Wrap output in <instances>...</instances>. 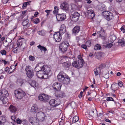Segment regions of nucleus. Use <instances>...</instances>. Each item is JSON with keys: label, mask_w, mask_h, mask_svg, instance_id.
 I'll use <instances>...</instances> for the list:
<instances>
[{"label": "nucleus", "mask_w": 125, "mask_h": 125, "mask_svg": "<svg viewBox=\"0 0 125 125\" xmlns=\"http://www.w3.org/2000/svg\"><path fill=\"white\" fill-rule=\"evenodd\" d=\"M118 84L116 83H114L111 85V89L113 91L117 90L118 89Z\"/></svg>", "instance_id": "24"}, {"label": "nucleus", "mask_w": 125, "mask_h": 125, "mask_svg": "<svg viewBox=\"0 0 125 125\" xmlns=\"http://www.w3.org/2000/svg\"><path fill=\"white\" fill-rule=\"evenodd\" d=\"M79 119V117L77 116H76L73 117V123H75L77 122Z\"/></svg>", "instance_id": "37"}, {"label": "nucleus", "mask_w": 125, "mask_h": 125, "mask_svg": "<svg viewBox=\"0 0 125 125\" xmlns=\"http://www.w3.org/2000/svg\"><path fill=\"white\" fill-rule=\"evenodd\" d=\"M113 44L111 43H109L106 45V46L108 48H110L112 46Z\"/></svg>", "instance_id": "52"}, {"label": "nucleus", "mask_w": 125, "mask_h": 125, "mask_svg": "<svg viewBox=\"0 0 125 125\" xmlns=\"http://www.w3.org/2000/svg\"><path fill=\"white\" fill-rule=\"evenodd\" d=\"M27 6V5L26 4V2H25L24 3H23L22 7L23 8H24L26 7Z\"/></svg>", "instance_id": "64"}, {"label": "nucleus", "mask_w": 125, "mask_h": 125, "mask_svg": "<svg viewBox=\"0 0 125 125\" xmlns=\"http://www.w3.org/2000/svg\"><path fill=\"white\" fill-rule=\"evenodd\" d=\"M23 83V82L22 79H18L17 80V83L18 85L21 86Z\"/></svg>", "instance_id": "35"}, {"label": "nucleus", "mask_w": 125, "mask_h": 125, "mask_svg": "<svg viewBox=\"0 0 125 125\" xmlns=\"http://www.w3.org/2000/svg\"><path fill=\"white\" fill-rule=\"evenodd\" d=\"M71 10H75L77 8V6L73 3H72L71 4Z\"/></svg>", "instance_id": "38"}, {"label": "nucleus", "mask_w": 125, "mask_h": 125, "mask_svg": "<svg viewBox=\"0 0 125 125\" xmlns=\"http://www.w3.org/2000/svg\"><path fill=\"white\" fill-rule=\"evenodd\" d=\"M99 37L103 40L106 39V34L105 31L101 28V30L98 32Z\"/></svg>", "instance_id": "11"}, {"label": "nucleus", "mask_w": 125, "mask_h": 125, "mask_svg": "<svg viewBox=\"0 0 125 125\" xmlns=\"http://www.w3.org/2000/svg\"><path fill=\"white\" fill-rule=\"evenodd\" d=\"M0 99L2 101L4 104H5L8 102V99L6 97H0Z\"/></svg>", "instance_id": "31"}, {"label": "nucleus", "mask_w": 125, "mask_h": 125, "mask_svg": "<svg viewBox=\"0 0 125 125\" xmlns=\"http://www.w3.org/2000/svg\"><path fill=\"white\" fill-rule=\"evenodd\" d=\"M94 74L96 76L98 74V71L96 69H95L94 70Z\"/></svg>", "instance_id": "55"}, {"label": "nucleus", "mask_w": 125, "mask_h": 125, "mask_svg": "<svg viewBox=\"0 0 125 125\" xmlns=\"http://www.w3.org/2000/svg\"><path fill=\"white\" fill-rule=\"evenodd\" d=\"M94 12V11L93 10H87V14H89V13H91Z\"/></svg>", "instance_id": "58"}, {"label": "nucleus", "mask_w": 125, "mask_h": 125, "mask_svg": "<svg viewBox=\"0 0 125 125\" xmlns=\"http://www.w3.org/2000/svg\"><path fill=\"white\" fill-rule=\"evenodd\" d=\"M121 30V31H123V33H124L125 31V27L123 26L120 29Z\"/></svg>", "instance_id": "60"}, {"label": "nucleus", "mask_w": 125, "mask_h": 125, "mask_svg": "<svg viewBox=\"0 0 125 125\" xmlns=\"http://www.w3.org/2000/svg\"><path fill=\"white\" fill-rule=\"evenodd\" d=\"M0 61L1 62H4V64L5 65L7 63V62L5 60H0Z\"/></svg>", "instance_id": "62"}, {"label": "nucleus", "mask_w": 125, "mask_h": 125, "mask_svg": "<svg viewBox=\"0 0 125 125\" xmlns=\"http://www.w3.org/2000/svg\"><path fill=\"white\" fill-rule=\"evenodd\" d=\"M103 54V53L102 52H98L95 56V58L99 60L102 57Z\"/></svg>", "instance_id": "27"}, {"label": "nucleus", "mask_w": 125, "mask_h": 125, "mask_svg": "<svg viewBox=\"0 0 125 125\" xmlns=\"http://www.w3.org/2000/svg\"><path fill=\"white\" fill-rule=\"evenodd\" d=\"M22 25L25 26V27L23 28V29L25 27L27 29L28 28L31 27V24L30 23H29V20L28 19H26V20H24L22 22Z\"/></svg>", "instance_id": "17"}, {"label": "nucleus", "mask_w": 125, "mask_h": 125, "mask_svg": "<svg viewBox=\"0 0 125 125\" xmlns=\"http://www.w3.org/2000/svg\"><path fill=\"white\" fill-rule=\"evenodd\" d=\"M91 42L90 41H87L85 43V45L88 47H90L91 46Z\"/></svg>", "instance_id": "45"}, {"label": "nucleus", "mask_w": 125, "mask_h": 125, "mask_svg": "<svg viewBox=\"0 0 125 125\" xmlns=\"http://www.w3.org/2000/svg\"><path fill=\"white\" fill-rule=\"evenodd\" d=\"M88 17L89 18L93 19L95 16V14L94 12L89 13L87 14Z\"/></svg>", "instance_id": "34"}, {"label": "nucleus", "mask_w": 125, "mask_h": 125, "mask_svg": "<svg viewBox=\"0 0 125 125\" xmlns=\"http://www.w3.org/2000/svg\"><path fill=\"white\" fill-rule=\"evenodd\" d=\"M54 10L53 11V13L54 14L58 12V7L55 6L54 7Z\"/></svg>", "instance_id": "41"}, {"label": "nucleus", "mask_w": 125, "mask_h": 125, "mask_svg": "<svg viewBox=\"0 0 125 125\" xmlns=\"http://www.w3.org/2000/svg\"><path fill=\"white\" fill-rule=\"evenodd\" d=\"M106 73H108V71L107 70H104L103 71L102 73H101V70H99L98 74L99 75H102V76H103L106 74Z\"/></svg>", "instance_id": "32"}, {"label": "nucleus", "mask_w": 125, "mask_h": 125, "mask_svg": "<svg viewBox=\"0 0 125 125\" xmlns=\"http://www.w3.org/2000/svg\"><path fill=\"white\" fill-rule=\"evenodd\" d=\"M49 103L51 106L56 107L60 104L61 101L59 99H56L51 100Z\"/></svg>", "instance_id": "8"}, {"label": "nucleus", "mask_w": 125, "mask_h": 125, "mask_svg": "<svg viewBox=\"0 0 125 125\" xmlns=\"http://www.w3.org/2000/svg\"><path fill=\"white\" fill-rule=\"evenodd\" d=\"M39 19L38 18L35 19L33 20V23L35 24H37L39 22Z\"/></svg>", "instance_id": "42"}, {"label": "nucleus", "mask_w": 125, "mask_h": 125, "mask_svg": "<svg viewBox=\"0 0 125 125\" xmlns=\"http://www.w3.org/2000/svg\"><path fill=\"white\" fill-rule=\"evenodd\" d=\"M106 74L105 75H104L103 76V77H104L106 79H107L109 77V74L108 73H106Z\"/></svg>", "instance_id": "57"}, {"label": "nucleus", "mask_w": 125, "mask_h": 125, "mask_svg": "<svg viewBox=\"0 0 125 125\" xmlns=\"http://www.w3.org/2000/svg\"><path fill=\"white\" fill-rule=\"evenodd\" d=\"M77 61H74L72 63L73 66L78 69L82 67L83 65V60H78Z\"/></svg>", "instance_id": "4"}, {"label": "nucleus", "mask_w": 125, "mask_h": 125, "mask_svg": "<svg viewBox=\"0 0 125 125\" xmlns=\"http://www.w3.org/2000/svg\"><path fill=\"white\" fill-rule=\"evenodd\" d=\"M44 71V73H43V75L42 79H47L49 77L51 76L52 75V72L50 68L49 71H47L46 70Z\"/></svg>", "instance_id": "10"}, {"label": "nucleus", "mask_w": 125, "mask_h": 125, "mask_svg": "<svg viewBox=\"0 0 125 125\" xmlns=\"http://www.w3.org/2000/svg\"><path fill=\"white\" fill-rule=\"evenodd\" d=\"M58 96L59 97L62 98L65 96V94L63 92H61L58 94Z\"/></svg>", "instance_id": "40"}, {"label": "nucleus", "mask_w": 125, "mask_h": 125, "mask_svg": "<svg viewBox=\"0 0 125 125\" xmlns=\"http://www.w3.org/2000/svg\"><path fill=\"white\" fill-rule=\"evenodd\" d=\"M69 45V43H66L64 42H62L60 44L59 48L63 53H65L67 51L68 46Z\"/></svg>", "instance_id": "5"}, {"label": "nucleus", "mask_w": 125, "mask_h": 125, "mask_svg": "<svg viewBox=\"0 0 125 125\" xmlns=\"http://www.w3.org/2000/svg\"><path fill=\"white\" fill-rule=\"evenodd\" d=\"M106 100L107 101H114V99L111 97H107L106 98Z\"/></svg>", "instance_id": "47"}, {"label": "nucleus", "mask_w": 125, "mask_h": 125, "mask_svg": "<svg viewBox=\"0 0 125 125\" xmlns=\"http://www.w3.org/2000/svg\"><path fill=\"white\" fill-rule=\"evenodd\" d=\"M40 68V70H46V71H49V67L47 66L44 65L43 63H40L37 64L35 68V71L37 70V69Z\"/></svg>", "instance_id": "6"}, {"label": "nucleus", "mask_w": 125, "mask_h": 125, "mask_svg": "<svg viewBox=\"0 0 125 125\" xmlns=\"http://www.w3.org/2000/svg\"><path fill=\"white\" fill-rule=\"evenodd\" d=\"M29 60L31 61H33L35 59L34 57L32 56L31 55H30L29 56Z\"/></svg>", "instance_id": "49"}, {"label": "nucleus", "mask_w": 125, "mask_h": 125, "mask_svg": "<svg viewBox=\"0 0 125 125\" xmlns=\"http://www.w3.org/2000/svg\"><path fill=\"white\" fill-rule=\"evenodd\" d=\"M37 72L36 73V75L37 77L40 78H42L43 75V73H44L45 71L43 70H40L38 71H36Z\"/></svg>", "instance_id": "19"}, {"label": "nucleus", "mask_w": 125, "mask_h": 125, "mask_svg": "<svg viewBox=\"0 0 125 125\" xmlns=\"http://www.w3.org/2000/svg\"><path fill=\"white\" fill-rule=\"evenodd\" d=\"M57 20L58 21H64L66 18V16L64 14H58L56 15Z\"/></svg>", "instance_id": "13"}, {"label": "nucleus", "mask_w": 125, "mask_h": 125, "mask_svg": "<svg viewBox=\"0 0 125 125\" xmlns=\"http://www.w3.org/2000/svg\"><path fill=\"white\" fill-rule=\"evenodd\" d=\"M83 92L81 91L80 92V93L79 94L78 96L79 98H81L82 96Z\"/></svg>", "instance_id": "61"}, {"label": "nucleus", "mask_w": 125, "mask_h": 125, "mask_svg": "<svg viewBox=\"0 0 125 125\" xmlns=\"http://www.w3.org/2000/svg\"><path fill=\"white\" fill-rule=\"evenodd\" d=\"M0 53L2 55H6V52L4 50H2L0 51Z\"/></svg>", "instance_id": "50"}, {"label": "nucleus", "mask_w": 125, "mask_h": 125, "mask_svg": "<svg viewBox=\"0 0 125 125\" xmlns=\"http://www.w3.org/2000/svg\"><path fill=\"white\" fill-rule=\"evenodd\" d=\"M80 16L79 14L77 12H75L72 15V21L74 22L77 21L78 20Z\"/></svg>", "instance_id": "14"}, {"label": "nucleus", "mask_w": 125, "mask_h": 125, "mask_svg": "<svg viewBox=\"0 0 125 125\" xmlns=\"http://www.w3.org/2000/svg\"><path fill=\"white\" fill-rule=\"evenodd\" d=\"M31 85L32 87H36V83L35 81H33L31 83Z\"/></svg>", "instance_id": "48"}, {"label": "nucleus", "mask_w": 125, "mask_h": 125, "mask_svg": "<svg viewBox=\"0 0 125 125\" xmlns=\"http://www.w3.org/2000/svg\"><path fill=\"white\" fill-rule=\"evenodd\" d=\"M26 11H22V17L24 16L25 15H26Z\"/></svg>", "instance_id": "56"}, {"label": "nucleus", "mask_w": 125, "mask_h": 125, "mask_svg": "<svg viewBox=\"0 0 125 125\" xmlns=\"http://www.w3.org/2000/svg\"><path fill=\"white\" fill-rule=\"evenodd\" d=\"M57 78L60 82L66 84H69L70 81V78L68 76L64 77L61 73H59L57 76Z\"/></svg>", "instance_id": "1"}, {"label": "nucleus", "mask_w": 125, "mask_h": 125, "mask_svg": "<svg viewBox=\"0 0 125 125\" xmlns=\"http://www.w3.org/2000/svg\"><path fill=\"white\" fill-rule=\"evenodd\" d=\"M37 47H38L39 49H40V50H41V51H43L45 53L46 51H47V49L44 46H41V45L40 44L38 46H37Z\"/></svg>", "instance_id": "28"}, {"label": "nucleus", "mask_w": 125, "mask_h": 125, "mask_svg": "<svg viewBox=\"0 0 125 125\" xmlns=\"http://www.w3.org/2000/svg\"><path fill=\"white\" fill-rule=\"evenodd\" d=\"M39 99L40 101L45 102L49 99V96L45 94H40L38 96Z\"/></svg>", "instance_id": "9"}, {"label": "nucleus", "mask_w": 125, "mask_h": 125, "mask_svg": "<svg viewBox=\"0 0 125 125\" xmlns=\"http://www.w3.org/2000/svg\"><path fill=\"white\" fill-rule=\"evenodd\" d=\"M39 120L35 117H32L29 118L30 122L33 125H39Z\"/></svg>", "instance_id": "15"}, {"label": "nucleus", "mask_w": 125, "mask_h": 125, "mask_svg": "<svg viewBox=\"0 0 125 125\" xmlns=\"http://www.w3.org/2000/svg\"><path fill=\"white\" fill-rule=\"evenodd\" d=\"M38 34L40 35L44 36L45 35V31L43 30L39 31L37 32Z\"/></svg>", "instance_id": "33"}, {"label": "nucleus", "mask_w": 125, "mask_h": 125, "mask_svg": "<svg viewBox=\"0 0 125 125\" xmlns=\"http://www.w3.org/2000/svg\"><path fill=\"white\" fill-rule=\"evenodd\" d=\"M81 47L84 49H87V46L86 45L83 44L81 46Z\"/></svg>", "instance_id": "59"}, {"label": "nucleus", "mask_w": 125, "mask_h": 125, "mask_svg": "<svg viewBox=\"0 0 125 125\" xmlns=\"http://www.w3.org/2000/svg\"><path fill=\"white\" fill-rule=\"evenodd\" d=\"M61 34L59 32H57L54 34L53 38L55 39L56 42H58L61 41L62 38Z\"/></svg>", "instance_id": "12"}, {"label": "nucleus", "mask_w": 125, "mask_h": 125, "mask_svg": "<svg viewBox=\"0 0 125 125\" xmlns=\"http://www.w3.org/2000/svg\"><path fill=\"white\" fill-rule=\"evenodd\" d=\"M113 14L112 13L109 12L108 15L106 16V20L108 21H110L113 19L114 18V16L113 15Z\"/></svg>", "instance_id": "23"}, {"label": "nucleus", "mask_w": 125, "mask_h": 125, "mask_svg": "<svg viewBox=\"0 0 125 125\" xmlns=\"http://www.w3.org/2000/svg\"><path fill=\"white\" fill-rule=\"evenodd\" d=\"M80 30V26H75L72 30L73 33L75 34L78 33Z\"/></svg>", "instance_id": "20"}, {"label": "nucleus", "mask_w": 125, "mask_h": 125, "mask_svg": "<svg viewBox=\"0 0 125 125\" xmlns=\"http://www.w3.org/2000/svg\"><path fill=\"white\" fill-rule=\"evenodd\" d=\"M38 111V108L37 106L34 105L33 106H32L31 109V112L33 113H36Z\"/></svg>", "instance_id": "26"}, {"label": "nucleus", "mask_w": 125, "mask_h": 125, "mask_svg": "<svg viewBox=\"0 0 125 125\" xmlns=\"http://www.w3.org/2000/svg\"><path fill=\"white\" fill-rule=\"evenodd\" d=\"M14 94L15 97L19 99L22 98L26 95L25 92L20 88L15 90Z\"/></svg>", "instance_id": "2"}, {"label": "nucleus", "mask_w": 125, "mask_h": 125, "mask_svg": "<svg viewBox=\"0 0 125 125\" xmlns=\"http://www.w3.org/2000/svg\"><path fill=\"white\" fill-rule=\"evenodd\" d=\"M117 83L118 84V85H119L121 87L123 85V83L121 81H120Z\"/></svg>", "instance_id": "53"}, {"label": "nucleus", "mask_w": 125, "mask_h": 125, "mask_svg": "<svg viewBox=\"0 0 125 125\" xmlns=\"http://www.w3.org/2000/svg\"><path fill=\"white\" fill-rule=\"evenodd\" d=\"M61 8L64 10L66 11L68 10L69 9V5L66 2H63L62 3L60 6Z\"/></svg>", "instance_id": "18"}, {"label": "nucleus", "mask_w": 125, "mask_h": 125, "mask_svg": "<svg viewBox=\"0 0 125 125\" xmlns=\"http://www.w3.org/2000/svg\"><path fill=\"white\" fill-rule=\"evenodd\" d=\"M25 70L27 76L29 78H31L34 76L33 70L31 66L28 65L26 66Z\"/></svg>", "instance_id": "3"}, {"label": "nucleus", "mask_w": 125, "mask_h": 125, "mask_svg": "<svg viewBox=\"0 0 125 125\" xmlns=\"http://www.w3.org/2000/svg\"><path fill=\"white\" fill-rule=\"evenodd\" d=\"M17 46L18 47L20 46L21 45L22 43L21 42H18L17 43Z\"/></svg>", "instance_id": "63"}, {"label": "nucleus", "mask_w": 125, "mask_h": 125, "mask_svg": "<svg viewBox=\"0 0 125 125\" xmlns=\"http://www.w3.org/2000/svg\"><path fill=\"white\" fill-rule=\"evenodd\" d=\"M62 85L60 83L56 82L53 84L52 87L54 89L58 91L60 90Z\"/></svg>", "instance_id": "16"}, {"label": "nucleus", "mask_w": 125, "mask_h": 125, "mask_svg": "<svg viewBox=\"0 0 125 125\" xmlns=\"http://www.w3.org/2000/svg\"><path fill=\"white\" fill-rule=\"evenodd\" d=\"M9 110L11 113H15L17 111V108L16 107L12 105H10L9 108Z\"/></svg>", "instance_id": "21"}, {"label": "nucleus", "mask_w": 125, "mask_h": 125, "mask_svg": "<svg viewBox=\"0 0 125 125\" xmlns=\"http://www.w3.org/2000/svg\"><path fill=\"white\" fill-rule=\"evenodd\" d=\"M118 42L119 43H122L123 44H125V42L121 39H119L118 41Z\"/></svg>", "instance_id": "51"}, {"label": "nucleus", "mask_w": 125, "mask_h": 125, "mask_svg": "<svg viewBox=\"0 0 125 125\" xmlns=\"http://www.w3.org/2000/svg\"><path fill=\"white\" fill-rule=\"evenodd\" d=\"M45 12L47 13L46 16H48L50 14V12L52 11L51 10H45Z\"/></svg>", "instance_id": "46"}, {"label": "nucleus", "mask_w": 125, "mask_h": 125, "mask_svg": "<svg viewBox=\"0 0 125 125\" xmlns=\"http://www.w3.org/2000/svg\"><path fill=\"white\" fill-rule=\"evenodd\" d=\"M66 27L64 24H62L60 27L59 32L61 34L63 33L66 31Z\"/></svg>", "instance_id": "22"}, {"label": "nucleus", "mask_w": 125, "mask_h": 125, "mask_svg": "<svg viewBox=\"0 0 125 125\" xmlns=\"http://www.w3.org/2000/svg\"><path fill=\"white\" fill-rule=\"evenodd\" d=\"M0 120L2 121L3 123L4 122L6 121L5 118L4 116H2L0 117Z\"/></svg>", "instance_id": "44"}, {"label": "nucleus", "mask_w": 125, "mask_h": 125, "mask_svg": "<svg viewBox=\"0 0 125 125\" xmlns=\"http://www.w3.org/2000/svg\"><path fill=\"white\" fill-rule=\"evenodd\" d=\"M37 118L40 121H42L45 120L46 116L44 113L40 112L38 113L36 115Z\"/></svg>", "instance_id": "7"}, {"label": "nucleus", "mask_w": 125, "mask_h": 125, "mask_svg": "<svg viewBox=\"0 0 125 125\" xmlns=\"http://www.w3.org/2000/svg\"><path fill=\"white\" fill-rule=\"evenodd\" d=\"M105 64L104 63H102L99 67L98 68L99 69V70H101L100 69H103L104 67Z\"/></svg>", "instance_id": "43"}, {"label": "nucleus", "mask_w": 125, "mask_h": 125, "mask_svg": "<svg viewBox=\"0 0 125 125\" xmlns=\"http://www.w3.org/2000/svg\"><path fill=\"white\" fill-rule=\"evenodd\" d=\"M71 65V63L69 62H64L62 63L63 66L66 68H69Z\"/></svg>", "instance_id": "30"}, {"label": "nucleus", "mask_w": 125, "mask_h": 125, "mask_svg": "<svg viewBox=\"0 0 125 125\" xmlns=\"http://www.w3.org/2000/svg\"><path fill=\"white\" fill-rule=\"evenodd\" d=\"M110 41L111 42L113 41L116 39V37L114 34L110 35Z\"/></svg>", "instance_id": "36"}, {"label": "nucleus", "mask_w": 125, "mask_h": 125, "mask_svg": "<svg viewBox=\"0 0 125 125\" xmlns=\"http://www.w3.org/2000/svg\"><path fill=\"white\" fill-rule=\"evenodd\" d=\"M0 95H1L2 97H6L8 96V92L4 90H3L2 92L0 93Z\"/></svg>", "instance_id": "25"}, {"label": "nucleus", "mask_w": 125, "mask_h": 125, "mask_svg": "<svg viewBox=\"0 0 125 125\" xmlns=\"http://www.w3.org/2000/svg\"><path fill=\"white\" fill-rule=\"evenodd\" d=\"M17 123L18 124H20L21 123V121L19 118H18L17 119Z\"/></svg>", "instance_id": "54"}, {"label": "nucleus", "mask_w": 125, "mask_h": 125, "mask_svg": "<svg viewBox=\"0 0 125 125\" xmlns=\"http://www.w3.org/2000/svg\"><path fill=\"white\" fill-rule=\"evenodd\" d=\"M101 47L99 44H97L94 47V49L95 50H99L101 49Z\"/></svg>", "instance_id": "39"}, {"label": "nucleus", "mask_w": 125, "mask_h": 125, "mask_svg": "<svg viewBox=\"0 0 125 125\" xmlns=\"http://www.w3.org/2000/svg\"><path fill=\"white\" fill-rule=\"evenodd\" d=\"M16 67L15 66V65H11L10 68V70L8 71V72L9 73H11L12 72H14V70L16 69Z\"/></svg>", "instance_id": "29"}]
</instances>
